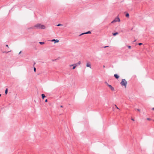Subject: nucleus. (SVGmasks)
<instances>
[{
	"instance_id": "1",
	"label": "nucleus",
	"mask_w": 154,
	"mask_h": 154,
	"mask_svg": "<svg viewBox=\"0 0 154 154\" xmlns=\"http://www.w3.org/2000/svg\"><path fill=\"white\" fill-rule=\"evenodd\" d=\"M35 27L37 29H44L45 28L44 25L39 23L35 25Z\"/></svg>"
},
{
	"instance_id": "2",
	"label": "nucleus",
	"mask_w": 154,
	"mask_h": 154,
	"mask_svg": "<svg viewBox=\"0 0 154 154\" xmlns=\"http://www.w3.org/2000/svg\"><path fill=\"white\" fill-rule=\"evenodd\" d=\"M127 82L125 79H122V81L120 83L121 85L122 86H125V87H126V86L127 84Z\"/></svg>"
},
{
	"instance_id": "3",
	"label": "nucleus",
	"mask_w": 154,
	"mask_h": 154,
	"mask_svg": "<svg viewBox=\"0 0 154 154\" xmlns=\"http://www.w3.org/2000/svg\"><path fill=\"white\" fill-rule=\"evenodd\" d=\"M120 19L119 17L118 16L114 19L111 22L112 23H113L117 22H120Z\"/></svg>"
},
{
	"instance_id": "4",
	"label": "nucleus",
	"mask_w": 154,
	"mask_h": 154,
	"mask_svg": "<svg viewBox=\"0 0 154 154\" xmlns=\"http://www.w3.org/2000/svg\"><path fill=\"white\" fill-rule=\"evenodd\" d=\"M108 86L109 88L112 91H114V88L113 87H112L111 85H108Z\"/></svg>"
},
{
	"instance_id": "5",
	"label": "nucleus",
	"mask_w": 154,
	"mask_h": 154,
	"mask_svg": "<svg viewBox=\"0 0 154 154\" xmlns=\"http://www.w3.org/2000/svg\"><path fill=\"white\" fill-rule=\"evenodd\" d=\"M114 77L117 79H118L119 78V76L117 74H115L114 75Z\"/></svg>"
},
{
	"instance_id": "6",
	"label": "nucleus",
	"mask_w": 154,
	"mask_h": 154,
	"mask_svg": "<svg viewBox=\"0 0 154 154\" xmlns=\"http://www.w3.org/2000/svg\"><path fill=\"white\" fill-rule=\"evenodd\" d=\"M86 66L87 67H89L90 68H91V65L89 64V63H87Z\"/></svg>"
},
{
	"instance_id": "7",
	"label": "nucleus",
	"mask_w": 154,
	"mask_h": 154,
	"mask_svg": "<svg viewBox=\"0 0 154 154\" xmlns=\"http://www.w3.org/2000/svg\"><path fill=\"white\" fill-rule=\"evenodd\" d=\"M42 98L43 99H44L45 97H46V96L44 94H42Z\"/></svg>"
},
{
	"instance_id": "8",
	"label": "nucleus",
	"mask_w": 154,
	"mask_h": 154,
	"mask_svg": "<svg viewBox=\"0 0 154 154\" xmlns=\"http://www.w3.org/2000/svg\"><path fill=\"white\" fill-rule=\"evenodd\" d=\"M35 28V26H32V27H30V28H28V29H34Z\"/></svg>"
},
{
	"instance_id": "9",
	"label": "nucleus",
	"mask_w": 154,
	"mask_h": 154,
	"mask_svg": "<svg viewBox=\"0 0 154 154\" xmlns=\"http://www.w3.org/2000/svg\"><path fill=\"white\" fill-rule=\"evenodd\" d=\"M118 32H116L115 33H113L112 35L114 36H116L118 34Z\"/></svg>"
},
{
	"instance_id": "10",
	"label": "nucleus",
	"mask_w": 154,
	"mask_h": 154,
	"mask_svg": "<svg viewBox=\"0 0 154 154\" xmlns=\"http://www.w3.org/2000/svg\"><path fill=\"white\" fill-rule=\"evenodd\" d=\"M77 66V65L76 64H75V65L74 66H73L72 68V69H75V67Z\"/></svg>"
},
{
	"instance_id": "11",
	"label": "nucleus",
	"mask_w": 154,
	"mask_h": 154,
	"mask_svg": "<svg viewBox=\"0 0 154 154\" xmlns=\"http://www.w3.org/2000/svg\"><path fill=\"white\" fill-rule=\"evenodd\" d=\"M8 92V88H6L5 90V92L6 94H7Z\"/></svg>"
},
{
	"instance_id": "12",
	"label": "nucleus",
	"mask_w": 154,
	"mask_h": 154,
	"mask_svg": "<svg viewBox=\"0 0 154 154\" xmlns=\"http://www.w3.org/2000/svg\"><path fill=\"white\" fill-rule=\"evenodd\" d=\"M39 43L40 44H41V45H43V44H45V42H39Z\"/></svg>"
},
{
	"instance_id": "13",
	"label": "nucleus",
	"mask_w": 154,
	"mask_h": 154,
	"mask_svg": "<svg viewBox=\"0 0 154 154\" xmlns=\"http://www.w3.org/2000/svg\"><path fill=\"white\" fill-rule=\"evenodd\" d=\"M125 16L127 17H129V14L128 13L126 14Z\"/></svg>"
},
{
	"instance_id": "14",
	"label": "nucleus",
	"mask_w": 154,
	"mask_h": 154,
	"mask_svg": "<svg viewBox=\"0 0 154 154\" xmlns=\"http://www.w3.org/2000/svg\"><path fill=\"white\" fill-rule=\"evenodd\" d=\"M54 42H55L54 43H56L57 42H59V41L57 39H56V40L55 39Z\"/></svg>"
},
{
	"instance_id": "15",
	"label": "nucleus",
	"mask_w": 154,
	"mask_h": 154,
	"mask_svg": "<svg viewBox=\"0 0 154 154\" xmlns=\"http://www.w3.org/2000/svg\"><path fill=\"white\" fill-rule=\"evenodd\" d=\"M85 33H86L87 34H90V33H91V31H88L87 32H86Z\"/></svg>"
},
{
	"instance_id": "16",
	"label": "nucleus",
	"mask_w": 154,
	"mask_h": 154,
	"mask_svg": "<svg viewBox=\"0 0 154 154\" xmlns=\"http://www.w3.org/2000/svg\"><path fill=\"white\" fill-rule=\"evenodd\" d=\"M63 26V25H62V24H61L59 23V24H57V26Z\"/></svg>"
},
{
	"instance_id": "17",
	"label": "nucleus",
	"mask_w": 154,
	"mask_h": 154,
	"mask_svg": "<svg viewBox=\"0 0 154 154\" xmlns=\"http://www.w3.org/2000/svg\"><path fill=\"white\" fill-rule=\"evenodd\" d=\"M87 34L86 33H85V32H84V33H83L82 34H80L79 35V36H81L82 35H84V34Z\"/></svg>"
},
{
	"instance_id": "18",
	"label": "nucleus",
	"mask_w": 154,
	"mask_h": 154,
	"mask_svg": "<svg viewBox=\"0 0 154 154\" xmlns=\"http://www.w3.org/2000/svg\"><path fill=\"white\" fill-rule=\"evenodd\" d=\"M81 62L80 61H79L77 64H76L77 65V64L80 65V64Z\"/></svg>"
},
{
	"instance_id": "19",
	"label": "nucleus",
	"mask_w": 154,
	"mask_h": 154,
	"mask_svg": "<svg viewBox=\"0 0 154 154\" xmlns=\"http://www.w3.org/2000/svg\"><path fill=\"white\" fill-rule=\"evenodd\" d=\"M147 119L148 120H149V121H150V120H152V119H150L149 118H147Z\"/></svg>"
},
{
	"instance_id": "20",
	"label": "nucleus",
	"mask_w": 154,
	"mask_h": 154,
	"mask_svg": "<svg viewBox=\"0 0 154 154\" xmlns=\"http://www.w3.org/2000/svg\"><path fill=\"white\" fill-rule=\"evenodd\" d=\"M128 47V48H129V49H130L131 48V46H129V45H128L127 46Z\"/></svg>"
},
{
	"instance_id": "21",
	"label": "nucleus",
	"mask_w": 154,
	"mask_h": 154,
	"mask_svg": "<svg viewBox=\"0 0 154 154\" xmlns=\"http://www.w3.org/2000/svg\"><path fill=\"white\" fill-rule=\"evenodd\" d=\"M142 45V43H138V45Z\"/></svg>"
},
{
	"instance_id": "22",
	"label": "nucleus",
	"mask_w": 154,
	"mask_h": 154,
	"mask_svg": "<svg viewBox=\"0 0 154 154\" xmlns=\"http://www.w3.org/2000/svg\"><path fill=\"white\" fill-rule=\"evenodd\" d=\"M34 70L35 72H36V68L35 67L34 68Z\"/></svg>"
},
{
	"instance_id": "23",
	"label": "nucleus",
	"mask_w": 154,
	"mask_h": 154,
	"mask_svg": "<svg viewBox=\"0 0 154 154\" xmlns=\"http://www.w3.org/2000/svg\"><path fill=\"white\" fill-rule=\"evenodd\" d=\"M115 106L118 109H119V108H118V107L116 105H115Z\"/></svg>"
},
{
	"instance_id": "24",
	"label": "nucleus",
	"mask_w": 154,
	"mask_h": 154,
	"mask_svg": "<svg viewBox=\"0 0 154 154\" xmlns=\"http://www.w3.org/2000/svg\"><path fill=\"white\" fill-rule=\"evenodd\" d=\"M74 65H75V64H74L71 65H69V66H74Z\"/></svg>"
},
{
	"instance_id": "25",
	"label": "nucleus",
	"mask_w": 154,
	"mask_h": 154,
	"mask_svg": "<svg viewBox=\"0 0 154 154\" xmlns=\"http://www.w3.org/2000/svg\"><path fill=\"white\" fill-rule=\"evenodd\" d=\"M105 83L108 86V85H109L106 82H105Z\"/></svg>"
},
{
	"instance_id": "26",
	"label": "nucleus",
	"mask_w": 154,
	"mask_h": 154,
	"mask_svg": "<svg viewBox=\"0 0 154 154\" xmlns=\"http://www.w3.org/2000/svg\"><path fill=\"white\" fill-rule=\"evenodd\" d=\"M45 102H48V100L47 99H46L45 100Z\"/></svg>"
},
{
	"instance_id": "27",
	"label": "nucleus",
	"mask_w": 154,
	"mask_h": 154,
	"mask_svg": "<svg viewBox=\"0 0 154 154\" xmlns=\"http://www.w3.org/2000/svg\"><path fill=\"white\" fill-rule=\"evenodd\" d=\"M108 47H109V46H105L104 47V48H106Z\"/></svg>"
},
{
	"instance_id": "28",
	"label": "nucleus",
	"mask_w": 154,
	"mask_h": 154,
	"mask_svg": "<svg viewBox=\"0 0 154 154\" xmlns=\"http://www.w3.org/2000/svg\"><path fill=\"white\" fill-rule=\"evenodd\" d=\"M137 110L138 111H140V110L139 109H137Z\"/></svg>"
},
{
	"instance_id": "29",
	"label": "nucleus",
	"mask_w": 154,
	"mask_h": 154,
	"mask_svg": "<svg viewBox=\"0 0 154 154\" xmlns=\"http://www.w3.org/2000/svg\"><path fill=\"white\" fill-rule=\"evenodd\" d=\"M55 39H53V40H51V41H52V42H53V41H55Z\"/></svg>"
},
{
	"instance_id": "30",
	"label": "nucleus",
	"mask_w": 154,
	"mask_h": 154,
	"mask_svg": "<svg viewBox=\"0 0 154 154\" xmlns=\"http://www.w3.org/2000/svg\"><path fill=\"white\" fill-rule=\"evenodd\" d=\"M9 52V51H8L7 52H3V53H8V52Z\"/></svg>"
},
{
	"instance_id": "31",
	"label": "nucleus",
	"mask_w": 154,
	"mask_h": 154,
	"mask_svg": "<svg viewBox=\"0 0 154 154\" xmlns=\"http://www.w3.org/2000/svg\"><path fill=\"white\" fill-rule=\"evenodd\" d=\"M131 120H132V121H134V119H131Z\"/></svg>"
},
{
	"instance_id": "32",
	"label": "nucleus",
	"mask_w": 154,
	"mask_h": 154,
	"mask_svg": "<svg viewBox=\"0 0 154 154\" xmlns=\"http://www.w3.org/2000/svg\"><path fill=\"white\" fill-rule=\"evenodd\" d=\"M6 46L7 47H8V45H6Z\"/></svg>"
},
{
	"instance_id": "33",
	"label": "nucleus",
	"mask_w": 154,
	"mask_h": 154,
	"mask_svg": "<svg viewBox=\"0 0 154 154\" xmlns=\"http://www.w3.org/2000/svg\"><path fill=\"white\" fill-rule=\"evenodd\" d=\"M21 53V51H20V52L19 53V54H20Z\"/></svg>"
},
{
	"instance_id": "34",
	"label": "nucleus",
	"mask_w": 154,
	"mask_h": 154,
	"mask_svg": "<svg viewBox=\"0 0 154 154\" xmlns=\"http://www.w3.org/2000/svg\"><path fill=\"white\" fill-rule=\"evenodd\" d=\"M152 109L154 110V107L152 108Z\"/></svg>"
},
{
	"instance_id": "35",
	"label": "nucleus",
	"mask_w": 154,
	"mask_h": 154,
	"mask_svg": "<svg viewBox=\"0 0 154 154\" xmlns=\"http://www.w3.org/2000/svg\"><path fill=\"white\" fill-rule=\"evenodd\" d=\"M60 107H63V106H62V105H61V106H60Z\"/></svg>"
},
{
	"instance_id": "36",
	"label": "nucleus",
	"mask_w": 154,
	"mask_h": 154,
	"mask_svg": "<svg viewBox=\"0 0 154 154\" xmlns=\"http://www.w3.org/2000/svg\"><path fill=\"white\" fill-rule=\"evenodd\" d=\"M105 67V66H104V65H103V68H104Z\"/></svg>"
},
{
	"instance_id": "37",
	"label": "nucleus",
	"mask_w": 154,
	"mask_h": 154,
	"mask_svg": "<svg viewBox=\"0 0 154 154\" xmlns=\"http://www.w3.org/2000/svg\"><path fill=\"white\" fill-rule=\"evenodd\" d=\"M35 64V63H34V65Z\"/></svg>"
},
{
	"instance_id": "38",
	"label": "nucleus",
	"mask_w": 154,
	"mask_h": 154,
	"mask_svg": "<svg viewBox=\"0 0 154 154\" xmlns=\"http://www.w3.org/2000/svg\"><path fill=\"white\" fill-rule=\"evenodd\" d=\"M1 94H0V97H1Z\"/></svg>"
},
{
	"instance_id": "39",
	"label": "nucleus",
	"mask_w": 154,
	"mask_h": 154,
	"mask_svg": "<svg viewBox=\"0 0 154 154\" xmlns=\"http://www.w3.org/2000/svg\"><path fill=\"white\" fill-rule=\"evenodd\" d=\"M136 41V40H135L134 42H135Z\"/></svg>"
},
{
	"instance_id": "40",
	"label": "nucleus",
	"mask_w": 154,
	"mask_h": 154,
	"mask_svg": "<svg viewBox=\"0 0 154 154\" xmlns=\"http://www.w3.org/2000/svg\"><path fill=\"white\" fill-rule=\"evenodd\" d=\"M52 61H54V60H52Z\"/></svg>"
},
{
	"instance_id": "41",
	"label": "nucleus",
	"mask_w": 154,
	"mask_h": 154,
	"mask_svg": "<svg viewBox=\"0 0 154 154\" xmlns=\"http://www.w3.org/2000/svg\"><path fill=\"white\" fill-rule=\"evenodd\" d=\"M14 8H12V9H13Z\"/></svg>"
}]
</instances>
